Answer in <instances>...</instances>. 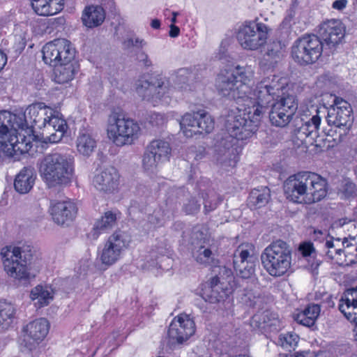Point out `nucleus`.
<instances>
[{
    "instance_id": "obj_1",
    "label": "nucleus",
    "mask_w": 357,
    "mask_h": 357,
    "mask_svg": "<svg viewBox=\"0 0 357 357\" xmlns=\"http://www.w3.org/2000/svg\"><path fill=\"white\" fill-rule=\"evenodd\" d=\"M270 91H230L236 105L228 112L225 127L238 140L250 137L257 130L264 109L271 102Z\"/></svg>"
},
{
    "instance_id": "obj_2",
    "label": "nucleus",
    "mask_w": 357,
    "mask_h": 357,
    "mask_svg": "<svg viewBox=\"0 0 357 357\" xmlns=\"http://www.w3.org/2000/svg\"><path fill=\"white\" fill-rule=\"evenodd\" d=\"M284 192L289 201L310 204L323 199L327 194V181L320 175L307 171L289 176L284 182Z\"/></svg>"
},
{
    "instance_id": "obj_3",
    "label": "nucleus",
    "mask_w": 357,
    "mask_h": 357,
    "mask_svg": "<svg viewBox=\"0 0 357 357\" xmlns=\"http://www.w3.org/2000/svg\"><path fill=\"white\" fill-rule=\"evenodd\" d=\"M40 177L48 188L66 185L71 182L74 172L73 158L67 154H47L39 164Z\"/></svg>"
},
{
    "instance_id": "obj_4",
    "label": "nucleus",
    "mask_w": 357,
    "mask_h": 357,
    "mask_svg": "<svg viewBox=\"0 0 357 357\" xmlns=\"http://www.w3.org/2000/svg\"><path fill=\"white\" fill-rule=\"evenodd\" d=\"M262 265L271 276H283L290 268L291 251L287 243L278 240L267 246L261 255Z\"/></svg>"
},
{
    "instance_id": "obj_5",
    "label": "nucleus",
    "mask_w": 357,
    "mask_h": 357,
    "mask_svg": "<svg viewBox=\"0 0 357 357\" xmlns=\"http://www.w3.org/2000/svg\"><path fill=\"white\" fill-rule=\"evenodd\" d=\"M4 271L11 278L27 281L31 278L28 267L32 257L30 250L20 247L7 245L1 250Z\"/></svg>"
},
{
    "instance_id": "obj_6",
    "label": "nucleus",
    "mask_w": 357,
    "mask_h": 357,
    "mask_svg": "<svg viewBox=\"0 0 357 357\" xmlns=\"http://www.w3.org/2000/svg\"><path fill=\"white\" fill-rule=\"evenodd\" d=\"M140 134L141 128L134 119L119 114L109 116L107 135L116 146L130 145L139 138Z\"/></svg>"
},
{
    "instance_id": "obj_7",
    "label": "nucleus",
    "mask_w": 357,
    "mask_h": 357,
    "mask_svg": "<svg viewBox=\"0 0 357 357\" xmlns=\"http://www.w3.org/2000/svg\"><path fill=\"white\" fill-rule=\"evenodd\" d=\"M324 44L316 35H304L298 38L291 47V56L295 62L305 66L315 63L321 56Z\"/></svg>"
},
{
    "instance_id": "obj_8",
    "label": "nucleus",
    "mask_w": 357,
    "mask_h": 357,
    "mask_svg": "<svg viewBox=\"0 0 357 357\" xmlns=\"http://www.w3.org/2000/svg\"><path fill=\"white\" fill-rule=\"evenodd\" d=\"M269 29L262 22H245L236 31V39L243 50H257L263 47L268 38Z\"/></svg>"
},
{
    "instance_id": "obj_9",
    "label": "nucleus",
    "mask_w": 357,
    "mask_h": 357,
    "mask_svg": "<svg viewBox=\"0 0 357 357\" xmlns=\"http://www.w3.org/2000/svg\"><path fill=\"white\" fill-rule=\"evenodd\" d=\"M42 52L43 59L46 64L57 66L75 61L76 50L69 40L58 38L46 43Z\"/></svg>"
},
{
    "instance_id": "obj_10",
    "label": "nucleus",
    "mask_w": 357,
    "mask_h": 357,
    "mask_svg": "<svg viewBox=\"0 0 357 357\" xmlns=\"http://www.w3.org/2000/svg\"><path fill=\"white\" fill-rule=\"evenodd\" d=\"M130 237L125 232L116 231L109 236L102 248L98 249V257L106 266L116 264L122 257L124 250L129 246Z\"/></svg>"
},
{
    "instance_id": "obj_11",
    "label": "nucleus",
    "mask_w": 357,
    "mask_h": 357,
    "mask_svg": "<svg viewBox=\"0 0 357 357\" xmlns=\"http://www.w3.org/2000/svg\"><path fill=\"white\" fill-rule=\"evenodd\" d=\"M257 261L255 248L251 244L239 245L234 253V268L242 278L248 279L255 274Z\"/></svg>"
},
{
    "instance_id": "obj_12",
    "label": "nucleus",
    "mask_w": 357,
    "mask_h": 357,
    "mask_svg": "<svg viewBox=\"0 0 357 357\" xmlns=\"http://www.w3.org/2000/svg\"><path fill=\"white\" fill-rule=\"evenodd\" d=\"M252 77L251 71H246L244 68L237 66L221 70L216 80L220 89H239L245 85Z\"/></svg>"
},
{
    "instance_id": "obj_13",
    "label": "nucleus",
    "mask_w": 357,
    "mask_h": 357,
    "mask_svg": "<svg viewBox=\"0 0 357 357\" xmlns=\"http://www.w3.org/2000/svg\"><path fill=\"white\" fill-rule=\"evenodd\" d=\"M195 332V324L189 315L181 314L174 318L167 331L172 343H183Z\"/></svg>"
},
{
    "instance_id": "obj_14",
    "label": "nucleus",
    "mask_w": 357,
    "mask_h": 357,
    "mask_svg": "<svg viewBox=\"0 0 357 357\" xmlns=\"http://www.w3.org/2000/svg\"><path fill=\"white\" fill-rule=\"evenodd\" d=\"M43 138L45 143L59 142L67 130L66 120L59 116V113L50 112V115L43 119Z\"/></svg>"
},
{
    "instance_id": "obj_15",
    "label": "nucleus",
    "mask_w": 357,
    "mask_h": 357,
    "mask_svg": "<svg viewBox=\"0 0 357 357\" xmlns=\"http://www.w3.org/2000/svg\"><path fill=\"white\" fill-rule=\"evenodd\" d=\"M351 107L341 98L335 97L333 107L328 111L326 117L328 124L336 128H345V130L352 123Z\"/></svg>"
},
{
    "instance_id": "obj_16",
    "label": "nucleus",
    "mask_w": 357,
    "mask_h": 357,
    "mask_svg": "<svg viewBox=\"0 0 357 357\" xmlns=\"http://www.w3.org/2000/svg\"><path fill=\"white\" fill-rule=\"evenodd\" d=\"M49 212L54 223L58 225H68L75 218L77 207L70 199L50 202Z\"/></svg>"
},
{
    "instance_id": "obj_17",
    "label": "nucleus",
    "mask_w": 357,
    "mask_h": 357,
    "mask_svg": "<svg viewBox=\"0 0 357 357\" xmlns=\"http://www.w3.org/2000/svg\"><path fill=\"white\" fill-rule=\"evenodd\" d=\"M50 323L45 318H40L29 323L24 328L25 333L23 342L24 347L32 351L44 340L49 332Z\"/></svg>"
},
{
    "instance_id": "obj_18",
    "label": "nucleus",
    "mask_w": 357,
    "mask_h": 357,
    "mask_svg": "<svg viewBox=\"0 0 357 357\" xmlns=\"http://www.w3.org/2000/svg\"><path fill=\"white\" fill-rule=\"evenodd\" d=\"M5 114L6 112H0V138L4 139L7 135L9 134V138L7 141H0L4 146L6 152L10 156L28 152L31 147L30 144L25 142L24 136L22 138V141L20 142L17 135L10 134L8 126L3 122Z\"/></svg>"
},
{
    "instance_id": "obj_19",
    "label": "nucleus",
    "mask_w": 357,
    "mask_h": 357,
    "mask_svg": "<svg viewBox=\"0 0 357 357\" xmlns=\"http://www.w3.org/2000/svg\"><path fill=\"white\" fill-rule=\"evenodd\" d=\"M119 178L118 170L109 166L97 171L93 178V184L99 191L113 193L118 189Z\"/></svg>"
},
{
    "instance_id": "obj_20",
    "label": "nucleus",
    "mask_w": 357,
    "mask_h": 357,
    "mask_svg": "<svg viewBox=\"0 0 357 357\" xmlns=\"http://www.w3.org/2000/svg\"><path fill=\"white\" fill-rule=\"evenodd\" d=\"M319 33L329 48L339 44L345 35V28L341 21L331 20L320 25Z\"/></svg>"
},
{
    "instance_id": "obj_21",
    "label": "nucleus",
    "mask_w": 357,
    "mask_h": 357,
    "mask_svg": "<svg viewBox=\"0 0 357 357\" xmlns=\"http://www.w3.org/2000/svg\"><path fill=\"white\" fill-rule=\"evenodd\" d=\"M251 327L266 335L278 332L280 328L278 317L269 311L255 314L250 320Z\"/></svg>"
},
{
    "instance_id": "obj_22",
    "label": "nucleus",
    "mask_w": 357,
    "mask_h": 357,
    "mask_svg": "<svg viewBox=\"0 0 357 357\" xmlns=\"http://www.w3.org/2000/svg\"><path fill=\"white\" fill-rule=\"evenodd\" d=\"M339 310L344 317L356 324L357 333V286L355 289H348L343 294L339 303Z\"/></svg>"
},
{
    "instance_id": "obj_23",
    "label": "nucleus",
    "mask_w": 357,
    "mask_h": 357,
    "mask_svg": "<svg viewBox=\"0 0 357 357\" xmlns=\"http://www.w3.org/2000/svg\"><path fill=\"white\" fill-rule=\"evenodd\" d=\"M344 243H347V238L345 237L343 238L330 237L326 239L322 243V255L327 259L331 260L335 264L340 266Z\"/></svg>"
},
{
    "instance_id": "obj_24",
    "label": "nucleus",
    "mask_w": 357,
    "mask_h": 357,
    "mask_svg": "<svg viewBox=\"0 0 357 357\" xmlns=\"http://www.w3.org/2000/svg\"><path fill=\"white\" fill-rule=\"evenodd\" d=\"M230 291L220 282L218 277L211 278L209 286L204 290L202 297L210 303H218L227 298Z\"/></svg>"
},
{
    "instance_id": "obj_25",
    "label": "nucleus",
    "mask_w": 357,
    "mask_h": 357,
    "mask_svg": "<svg viewBox=\"0 0 357 357\" xmlns=\"http://www.w3.org/2000/svg\"><path fill=\"white\" fill-rule=\"evenodd\" d=\"M31 6L38 15L52 16L63 9L64 0H31Z\"/></svg>"
},
{
    "instance_id": "obj_26",
    "label": "nucleus",
    "mask_w": 357,
    "mask_h": 357,
    "mask_svg": "<svg viewBox=\"0 0 357 357\" xmlns=\"http://www.w3.org/2000/svg\"><path fill=\"white\" fill-rule=\"evenodd\" d=\"M105 15V11L102 6H88L82 12V22L87 28L93 29L103 23Z\"/></svg>"
},
{
    "instance_id": "obj_27",
    "label": "nucleus",
    "mask_w": 357,
    "mask_h": 357,
    "mask_svg": "<svg viewBox=\"0 0 357 357\" xmlns=\"http://www.w3.org/2000/svg\"><path fill=\"white\" fill-rule=\"evenodd\" d=\"M96 148V141L85 128L80 129L76 139V149L79 154L89 157Z\"/></svg>"
},
{
    "instance_id": "obj_28",
    "label": "nucleus",
    "mask_w": 357,
    "mask_h": 357,
    "mask_svg": "<svg viewBox=\"0 0 357 357\" xmlns=\"http://www.w3.org/2000/svg\"><path fill=\"white\" fill-rule=\"evenodd\" d=\"M54 71L55 82L64 84L72 81L78 70L77 63L73 61L54 66Z\"/></svg>"
},
{
    "instance_id": "obj_29",
    "label": "nucleus",
    "mask_w": 357,
    "mask_h": 357,
    "mask_svg": "<svg viewBox=\"0 0 357 357\" xmlns=\"http://www.w3.org/2000/svg\"><path fill=\"white\" fill-rule=\"evenodd\" d=\"M121 212L118 210L106 211L100 218L98 219L93 225L95 234L107 232L112 229L116 225L117 220L121 218Z\"/></svg>"
},
{
    "instance_id": "obj_30",
    "label": "nucleus",
    "mask_w": 357,
    "mask_h": 357,
    "mask_svg": "<svg viewBox=\"0 0 357 357\" xmlns=\"http://www.w3.org/2000/svg\"><path fill=\"white\" fill-rule=\"evenodd\" d=\"M34 181L33 169L30 167H24L16 176L14 188L19 193L26 194L33 188Z\"/></svg>"
},
{
    "instance_id": "obj_31",
    "label": "nucleus",
    "mask_w": 357,
    "mask_h": 357,
    "mask_svg": "<svg viewBox=\"0 0 357 357\" xmlns=\"http://www.w3.org/2000/svg\"><path fill=\"white\" fill-rule=\"evenodd\" d=\"M321 308L317 304H310L304 310L298 312L294 317L295 321L305 326L311 327L314 325L320 314Z\"/></svg>"
},
{
    "instance_id": "obj_32",
    "label": "nucleus",
    "mask_w": 357,
    "mask_h": 357,
    "mask_svg": "<svg viewBox=\"0 0 357 357\" xmlns=\"http://www.w3.org/2000/svg\"><path fill=\"white\" fill-rule=\"evenodd\" d=\"M139 94L143 100L151 104L153 106L169 105L172 98L170 91H140Z\"/></svg>"
},
{
    "instance_id": "obj_33",
    "label": "nucleus",
    "mask_w": 357,
    "mask_h": 357,
    "mask_svg": "<svg viewBox=\"0 0 357 357\" xmlns=\"http://www.w3.org/2000/svg\"><path fill=\"white\" fill-rule=\"evenodd\" d=\"M258 89H293L296 84L288 77L273 75L272 77L264 79L258 85Z\"/></svg>"
},
{
    "instance_id": "obj_34",
    "label": "nucleus",
    "mask_w": 357,
    "mask_h": 357,
    "mask_svg": "<svg viewBox=\"0 0 357 357\" xmlns=\"http://www.w3.org/2000/svg\"><path fill=\"white\" fill-rule=\"evenodd\" d=\"M272 107L284 114H289V118L292 119L298 109V100L294 95L284 93L281 98L273 104Z\"/></svg>"
},
{
    "instance_id": "obj_35",
    "label": "nucleus",
    "mask_w": 357,
    "mask_h": 357,
    "mask_svg": "<svg viewBox=\"0 0 357 357\" xmlns=\"http://www.w3.org/2000/svg\"><path fill=\"white\" fill-rule=\"evenodd\" d=\"M30 298L36 308H41L49 305L53 299V294L47 287L37 285L31 289Z\"/></svg>"
},
{
    "instance_id": "obj_36",
    "label": "nucleus",
    "mask_w": 357,
    "mask_h": 357,
    "mask_svg": "<svg viewBox=\"0 0 357 357\" xmlns=\"http://www.w3.org/2000/svg\"><path fill=\"white\" fill-rule=\"evenodd\" d=\"M165 77L161 75L143 74L135 82L136 89H160L164 86Z\"/></svg>"
},
{
    "instance_id": "obj_37",
    "label": "nucleus",
    "mask_w": 357,
    "mask_h": 357,
    "mask_svg": "<svg viewBox=\"0 0 357 357\" xmlns=\"http://www.w3.org/2000/svg\"><path fill=\"white\" fill-rule=\"evenodd\" d=\"M146 148L153 153L158 160L163 162L169 160L172 148L168 142L163 139H155L150 142Z\"/></svg>"
},
{
    "instance_id": "obj_38",
    "label": "nucleus",
    "mask_w": 357,
    "mask_h": 357,
    "mask_svg": "<svg viewBox=\"0 0 357 357\" xmlns=\"http://www.w3.org/2000/svg\"><path fill=\"white\" fill-rule=\"evenodd\" d=\"M321 119L318 115H314L311 119L305 121L296 130V134L298 138L317 137V130L319 128Z\"/></svg>"
},
{
    "instance_id": "obj_39",
    "label": "nucleus",
    "mask_w": 357,
    "mask_h": 357,
    "mask_svg": "<svg viewBox=\"0 0 357 357\" xmlns=\"http://www.w3.org/2000/svg\"><path fill=\"white\" fill-rule=\"evenodd\" d=\"M271 197L270 190L267 187L253 189L248 197V202L250 207L261 208L265 206Z\"/></svg>"
},
{
    "instance_id": "obj_40",
    "label": "nucleus",
    "mask_w": 357,
    "mask_h": 357,
    "mask_svg": "<svg viewBox=\"0 0 357 357\" xmlns=\"http://www.w3.org/2000/svg\"><path fill=\"white\" fill-rule=\"evenodd\" d=\"M357 263V243L355 238L348 239L344 243L340 266H348Z\"/></svg>"
},
{
    "instance_id": "obj_41",
    "label": "nucleus",
    "mask_w": 357,
    "mask_h": 357,
    "mask_svg": "<svg viewBox=\"0 0 357 357\" xmlns=\"http://www.w3.org/2000/svg\"><path fill=\"white\" fill-rule=\"evenodd\" d=\"M181 130L187 137H191L197 134L198 130V116L195 114L186 113L180 121Z\"/></svg>"
},
{
    "instance_id": "obj_42",
    "label": "nucleus",
    "mask_w": 357,
    "mask_h": 357,
    "mask_svg": "<svg viewBox=\"0 0 357 357\" xmlns=\"http://www.w3.org/2000/svg\"><path fill=\"white\" fill-rule=\"evenodd\" d=\"M15 312L13 304L0 301V327L7 328L13 323Z\"/></svg>"
},
{
    "instance_id": "obj_43",
    "label": "nucleus",
    "mask_w": 357,
    "mask_h": 357,
    "mask_svg": "<svg viewBox=\"0 0 357 357\" xmlns=\"http://www.w3.org/2000/svg\"><path fill=\"white\" fill-rule=\"evenodd\" d=\"M233 147H225L223 150L217 149L218 161L222 165L234 167L238 161V157Z\"/></svg>"
},
{
    "instance_id": "obj_44",
    "label": "nucleus",
    "mask_w": 357,
    "mask_h": 357,
    "mask_svg": "<svg viewBox=\"0 0 357 357\" xmlns=\"http://www.w3.org/2000/svg\"><path fill=\"white\" fill-rule=\"evenodd\" d=\"M162 163V160H158L156 156L146 148L142 158V167L144 171L149 174L154 173Z\"/></svg>"
},
{
    "instance_id": "obj_45",
    "label": "nucleus",
    "mask_w": 357,
    "mask_h": 357,
    "mask_svg": "<svg viewBox=\"0 0 357 357\" xmlns=\"http://www.w3.org/2000/svg\"><path fill=\"white\" fill-rule=\"evenodd\" d=\"M198 132H205L210 133L214 129L215 122L211 116L206 112L202 110L197 112Z\"/></svg>"
},
{
    "instance_id": "obj_46",
    "label": "nucleus",
    "mask_w": 357,
    "mask_h": 357,
    "mask_svg": "<svg viewBox=\"0 0 357 357\" xmlns=\"http://www.w3.org/2000/svg\"><path fill=\"white\" fill-rule=\"evenodd\" d=\"M282 44L280 41H273L268 47L264 59L272 65L278 61L282 55Z\"/></svg>"
},
{
    "instance_id": "obj_47",
    "label": "nucleus",
    "mask_w": 357,
    "mask_h": 357,
    "mask_svg": "<svg viewBox=\"0 0 357 357\" xmlns=\"http://www.w3.org/2000/svg\"><path fill=\"white\" fill-rule=\"evenodd\" d=\"M289 116V114H284L273 107L269 114V119L272 125L280 128L285 127L290 123L291 119Z\"/></svg>"
},
{
    "instance_id": "obj_48",
    "label": "nucleus",
    "mask_w": 357,
    "mask_h": 357,
    "mask_svg": "<svg viewBox=\"0 0 357 357\" xmlns=\"http://www.w3.org/2000/svg\"><path fill=\"white\" fill-rule=\"evenodd\" d=\"M299 337L294 333H282L279 335L277 344L287 350L294 349L298 344Z\"/></svg>"
},
{
    "instance_id": "obj_49",
    "label": "nucleus",
    "mask_w": 357,
    "mask_h": 357,
    "mask_svg": "<svg viewBox=\"0 0 357 357\" xmlns=\"http://www.w3.org/2000/svg\"><path fill=\"white\" fill-rule=\"evenodd\" d=\"M192 255L196 261L200 264H209L213 259L212 251L205 246H200L197 250L193 251Z\"/></svg>"
},
{
    "instance_id": "obj_50",
    "label": "nucleus",
    "mask_w": 357,
    "mask_h": 357,
    "mask_svg": "<svg viewBox=\"0 0 357 357\" xmlns=\"http://www.w3.org/2000/svg\"><path fill=\"white\" fill-rule=\"evenodd\" d=\"M336 76L325 74L318 77L316 82V86L319 89H329L337 86Z\"/></svg>"
},
{
    "instance_id": "obj_51",
    "label": "nucleus",
    "mask_w": 357,
    "mask_h": 357,
    "mask_svg": "<svg viewBox=\"0 0 357 357\" xmlns=\"http://www.w3.org/2000/svg\"><path fill=\"white\" fill-rule=\"evenodd\" d=\"M146 122L152 127H161L167 122V117L163 113L151 112L147 114Z\"/></svg>"
},
{
    "instance_id": "obj_52",
    "label": "nucleus",
    "mask_w": 357,
    "mask_h": 357,
    "mask_svg": "<svg viewBox=\"0 0 357 357\" xmlns=\"http://www.w3.org/2000/svg\"><path fill=\"white\" fill-rule=\"evenodd\" d=\"M148 222L150 224L149 229L162 227L165 224V219L162 215L161 211H155L153 214L149 215Z\"/></svg>"
},
{
    "instance_id": "obj_53",
    "label": "nucleus",
    "mask_w": 357,
    "mask_h": 357,
    "mask_svg": "<svg viewBox=\"0 0 357 357\" xmlns=\"http://www.w3.org/2000/svg\"><path fill=\"white\" fill-rule=\"evenodd\" d=\"M123 45L127 49L131 47L142 49L146 45V42L144 39L139 38H128L126 40H124Z\"/></svg>"
},
{
    "instance_id": "obj_54",
    "label": "nucleus",
    "mask_w": 357,
    "mask_h": 357,
    "mask_svg": "<svg viewBox=\"0 0 357 357\" xmlns=\"http://www.w3.org/2000/svg\"><path fill=\"white\" fill-rule=\"evenodd\" d=\"M328 354L324 351H319L317 352L305 351L297 352L294 356L290 355L289 357H327Z\"/></svg>"
},
{
    "instance_id": "obj_55",
    "label": "nucleus",
    "mask_w": 357,
    "mask_h": 357,
    "mask_svg": "<svg viewBox=\"0 0 357 357\" xmlns=\"http://www.w3.org/2000/svg\"><path fill=\"white\" fill-rule=\"evenodd\" d=\"M200 209V204L198 202L192 198L190 199L184 206V211L187 214L197 213Z\"/></svg>"
},
{
    "instance_id": "obj_56",
    "label": "nucleus",
    "mask_w": 357,
    "mask_h": 357,
    "mask_svg": "<svg viewBox=\"0 0 357 357\" xmlns=\"http://www.w3.org/2000/svg\"><path fill=\"white\" fill-rule=\"evenodd\" d=\"M299 251L305 257H311L312 254L315 252L313 244L310 242L302 243L299 246Z\"/></svg>"
},
{
    "instance_id": "obj_57",
    "label": "nucleus",
    "mask_w": 357,
    "mask_h": 357,
    "mask_svg": "<svg viewBox=\"0 0 357 357\" xmlns=\"http://www.w3.org/2000/svg\"><path fill=\"white\" fill-rule=\"evenodd\" d=\"M190 72L188 68H181L176 72L177 82H185L188 80Z\"/></svg>"
},
{
    "instance_id": "obj_58",
    "label": "nucleus",
    "mask_w": 357,
    "mask_h": 357,
    "mask_svg": "<svg viewBox=\"0 0 357 357\" xmlns=\"http://www.w3.org/2000/svg\"><path fill=\"white\" fill-rule=\"evenodd\" d=\"M137 59L139 62H142L145 67H151L152 66V62L149 59V56L144 52H141L137 55Z\"/></svg>"
},
{
    "instance_id": "obj_59",
    "label": "nucleus",
    "mask_w": 357,
    "mask_h": 357,
    "mask_svg": "<svg viewBox=\"0 0 357 357\" xmlns=\"http://www.w3.org/2000/svg\"><path fill=\"white\" fill-rule=\"evenodd\" d=\"M220 202V201L213 200V202H209L208 200L206 199L204 201V209L206 212H210L213 210H214L218 204Z\"/></svg>"
},
{
    "instance_id": "obj_60",
    "label": "nucleus",
    "mask_w": 357,
    "mask_h": 357,
    "mask_svg": "<svg viewBox=\"0 0 357 357\" xmlns=\"http://www.w3.org/2000/svg\"><path fill=\"white\" fill-rule=\"evenodd\" d=\"M347 0H335L332 5L334 9L341 10L344 8L347 4Z\"/></svg>"
},
{
    "instance_id": "obj_61",
    "label": "nucleus",
    "mask_w": 357,
    "mask_h": 357,
    "mask_svg": "<svg viewBox=\"0 0 357 357\" xmlns=\"http://www.w3.org/2000/svg\"><path fill=\"white\" fill-rule=\"evenodd\" d=\"M245 297H248V300L245 299V302L248 305L252 307H256L257 303L261 300L259 297L256 296H253V299L252 300L250 295H245Z\"/></svg>"
},
{
    "instance_id": "obj_62",
    "label": "nucleus",
    "mask_w": 357,
    "mask_h": 357,
    "mask_svg": "<svg viewBox=\"0 0 357 357\" xmlns=\"http://www.w3.org/2000/svg\"><path fill=\"white\" fill-rule=\"evenodd\" d=\"M180 29L174 24H171L169 36L172 38H176L179 35Z\"/></svg>"
},
{
    "instance_id": "obj_63",
    "label": "nucleus",
    "mask_w": 357,
    "mask_h": 357,
    "mask_svg": "<svg viewBox=\"0 0 357 357\" xmlns=\"http://www.w3.org/2000/svg\"><path fill=\"white\" fill-rule=\"evenodd\" d=\"M7 63V56L1 50H0V71L3 69Z\"/></svg>"
},
{
    "instance_id": "obj_64",
    "label": "nucleus",
    "mask_w": 357,
    "mask_h": 357,
    "mask_svg": "<svg viewBox=\"0 0 357 357\" xmlns=\"http://www.w3.org/2000/svg\"><path fill=\"white\" fill-rule=\"evenodd\" d=\"M151 26L153 29H158L160 27V20L155 19L151 21Z\"/></svg>"
}]
</instances>
